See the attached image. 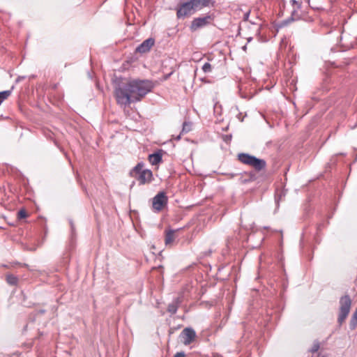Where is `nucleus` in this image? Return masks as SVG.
Returning <instances> with one entry per match:
<instances>
[{
    "mask_svg": "<svg viewBox=\"0 0 357 357\" xmlns=\"http://www.w3.org/2000/svg\"><path fill=\"white\" fill-rule=\"evenodd\" d=\"M152 88V83L148 80L130 82L115 89L117 103L126 106L132 102L139 101L151 91Z\"/></svg>",
    "mask_w": 357,
    "mask_h": 357,
    "instance_id": "1",
    "label": "nucleus"
},
{
    "mask_svg": "<svg viewBox=\"0 0 357 357\" xmlns=\"http://www.w3.org/2000/svg\"><path fill=\"white\" fill-rule=\"evenodd\" d=\"M339 312L337 317V323L341 326L346 320L349 314L351 307V299L349 295H345L340 298Z\"/></svg>",
    "mask_w": 357,
    "mask_h": 357,
    "instance_id": "2",
    "label": "nucleus"
},
{
    "mask_svg": "<svg viewBox=\"0 0 357 357\" xmlns=\"http://www.w3.org/2000/svg\"><path fill=\"white\" fill-rule=\"evenodd\" d=\"M238 158L242 163L252 167L257 171L263 169L266 167V161L259 159L248 153H239Z\"/></svg>",
    "mask_w": 357,
    "mask_h": 357,
    "instance_id": "3",
    "label": "nucleus"
},
{
    "mask_svg": "<svg viewBox=\"0 0 357 357\" xmlns=\"http://www.w3.org/2000/svg\"><path fill=\"white\" fill-rule=\"evenodd\" d=\"M195 12V10L190 0L181 3L176 8V16L178 18H184L192 15Z\"/></svg>",
    "mask_w": 357,
    "mask_h": 357,
    "instance_id": "4",
    "label": "nucleus"
},
{
    "mask_svg": "<svg viewBox=\"0 0 357 357\" xmlns=\"http://www.w3.org/2000/svg\"><path fill=\"white\" fill-rule=\"evenodd\" d=\"M167 203V197L164 192H160L153 199V208L157 211H160Z\"/></svg>",
    "mask_w": 357,
    "mask_h": 357,
    "instance_id": "5",
    "label": "nucleus"
},
{
    "mask_svg": "<svg viewBox=\"0 0 357 357\" xmlns=\"http://www.w3.org/2000/svg\"><path fill=\"white\" fill-rule=\"evenodd\" d=\"M180 337L181 342L185 345H188L195 340L196 337V333L191 328H185V329L183 330L182 333H181Z\"/></svg>",
    "mask_w": 357,
    "mask_h": 357,
    "instance_id": "6",
    "label": "nucleus"
},
{
    "mask_svg": "<svg viewBox=\"0 0 357 357\" xmlns=\"http://www.w3.org/2000/svg\"><path fill=\"white\" fill-rule=\"evenodd\" d=\"M211 20L210 16H205L203 17H197L193 20L191 24V29L197 30L201 27L209 24Z\"/></svg>",
    "mask_w": 357,
    "mask_h": 357,
    "instance_id": "7",
    "label": "nucleus"
},
{
    "mask_svg": "<svg viewBox=\"0 0 357 357\" xmlns=\"http://www.w3.org/2000/svg\"><path fill=\"white\" fill-rule=\"evenodd\" d=\"M154 39L151 38H148L137 47L136 51L139 53H146L151 50L154 45Z\"/></svg>",
    "mask_w": 357,
    "mask_h": 357,
    "instance_id": "8",
    "label": "nucleus"
},
{
    "mask_svg": "<svg viewBox=\"0 0 357 357\" xmlns=\"http://www.w3.org/2000/svg\"><path fill=\"white\" fill-rule=\"evenodd\" d=\"M152 176L153 174L151 170L144 169L143 172H140L139 175H138L136 178L139 181L140 184L143 185L151 182Z\"/></svg>",
    "mask_w": 357,
    "mask_h": 357,
    "instance_id": "9",
    "label": "nucleus"
},
{
    "mask_svg": "<svg viewBox=\"0 0 357 357\" xmlns=\"http://www.w3.org/2000/svg\"><path fill=\"white\" fill-rule=\"evenodd\" d=\"M190 1L195 11L201 10L204 7L208 6L212 3V0H190Z\"/></svg>",
    "mask_w": 357,
    "mask_h": 357,
    "instance_id": "10",
    "label": "nucleus"
},
{
    "mask_svg": "<svg viewBox=\"0 0 357 357\" xmlns=\"http://www.w3.org/2000/svg\"><path fill=\"white\" fill-rule=\"evenodd\" d=\"M149 160L153 165H157L162 161V154L160 152L154 153L149 156Z\"/></svg>",
    "mask_w": 357,
    "mask_h": 357,
    "instance_id": "11",
    "label": "nucleus"
},
{
    "mask_svg": "<svg viewBox=\"0 0 357 357\" xmlns=\"http://www.w3.org/2000/svg\"><path fill=\"white\" fill-rule=\"evenodd\" d=\"M181 300L179 298H176L175 300H174L172 301V303H171L169 305H168V307H167V310L169 312L172 313V314H175L177 311V309L178 307V305L181 303Z\"/></svg>",
    "mask_w": 357,
    "mask_h": 357,
    "instance_id": "12",
    "label": "nucleus"
},
{
    "mask_svg": "<svg viewBox=\"0 0 357 357\" xmlns=\"http://www.w3.org/2000/svg\"><path fill=\"white\" fill-rule=\"evenodd\" d=\"M175 232H176L175 230H169L166 232L165 244L167 245L171 244L174 241V240L175 238V237H174Z\"/></svg>",
    "mask_w": 357,
    "mask_h": 357,
    "instance_id": "13",
    "label": "nucleus"
},
{
    "mask_svg": "<svg viewBox=\"0 0 357 357\" xmlns=\"http://www.w3.org/2000/svg\"><path fill=\"white\" fill-rule=\"evenodd\" d=\"M142 168H143V165H142L140 163L137 165L135 167V168L132 169V171L131 172V174L132 175V176H135L136 178L138 175H139L140 172H143L144 170Z\"/></svg>",
    "mask_w": 357,
    "mask_h": 357,
    "instance_id": "14",
    "label": "nucleus"
},
{
    "mask_svg": "<svg viewBox=\"0 0 357 357\" xmlns=\"http://www.w3.org/2000/svg\"><path fill=\"white\" fill-rule=\"evenodd\" d=\"M11 94V90H6L0 92V104L7 99Z\"/></svg>",
    "mask_w": 357,
    "mask_h": 357,
    "instance_id": "15",
    "label": "nucleus"
},
{
    "mask_svg": "<svg viewBox=\"0 0 357 357\" xmlns=\"http://www.w3.org/2000/svg\"><path fill=\"white\" fill-rule=\"evenodd\" d=\"M357 326V316L353 314L350 323H349V327L351 330H354Z\"/></svg>",
    "mask_w": 357,
    "mask_h": 357,
    "instance_id": "16",
    "label": "nucleus"
},
{
    "mask_svg": "<svg viewBox=\"0 0 357 357\" xmlns=\"http://www.w3.org/2000/svg\"><path fill=\"white\" fill-rule=\"evenodd\" d=\"M357 326V316L353 314L350 323H349V327L351 330H354Z\"/></svg>",
    "mask_w": 357,
    "mask_h": 357,
    "instance_id": "17",
    "label": "nucleus"
},
{
    "mask_svg": "<svg viewBox=\"0 0 357 357\" xmlns=\"http://www.w3.org/2000/svg\"><path fill=\"white\" fill-rule=\"evenodd\" d=\"M6 280H7L8 283L11 284V285H15L17 282V278L13 276V275H8L7 278H6Z\"/></svg>",
    "mask_w": 357,
    "mask_h": 357,
    "instance_id": "18",
    "label": "nucleus"
},
{
    "mask_svg": "<svg viewBox=\"0 0 357 357\" xmlns=\"http://www.w3.org/2000/svg\"><path fill=\"white\" fill-rule=\"evenodd\" d=\"M204 73H210L211 71V65L209 63H205L202 66Z\"/></svg>",
    "mask_w": 357,
    "mask_h": 357,
    "instance_id": "19",
    "label": "nucleus"
},
{
    "mask_svg": "<svg viewBox=\"0 0 357 357\" xmlns=\"http://www.w3.org/2000/svg\"><path fill=\"white\" fill-rule=\"evenodd\" d=\"M320 346H319V342H315L314 344H313V346L311 349V352L312 353H314L316 351H317L319 349Z\"/></svg>",
    "mask_w": 357,
    "mask_h": 357,
    "instance_id": "20",
    "label": "nucleus"
},
{
    "mask_svg": "<svg viewBox=\"0 0 357 357\" xmlns=\"http://www.w3.org/2000/svg\"><path fill=\"white\" fill-rule=\"evenodd\" d=\"M190 130V123L184 122L183 124V132H188Z\"/></svg>",
    "mask_w": 357,
    "mask_h": 357,
    "instance_id": "21",
    "label": "nucleus"
},
{
    "mask_svg": "<svg viewBox=\"0 0 357 357\" xmlns=\"http://www.w3.org/2000/svg\"><path fill=\"white\" fill-rule=\"evenodd\" d=\"M27 216V213L26 212L25 210H20L19 212H18V218H24Z\"/></svg>",
    "mask_w": 357,
    "mask_h": 357,
    "instance_id": "22",
    "label": "nucleus"
},
{
    "mask_svg": "<svg viewBox=\"0 0 357 357\" xmlns=\"http://www.w3.org/2000/svg\"><path fill=\"white\" fill-rule=\"evenodd\" d=\"M174 357H185V354L183 351L177 352Z\"/></svg>",
    "mask_w": 357,
    "mask_h": 357,
    "instance_id": "23",
    "label": "nucleus"
},
{
    "mask_svg": "<svg viewBox=\"0 0 357 357\" xmlns=\"http://www.w3.org/2000/svg\"><path fill=\"white\" fill-rule=\"evenodd\" d=\"M291 2L292 3V5H297L298 8H299L298 3L296 0H291Z\"/></svg>",
    "mask_w": 357,
    "mask_h": 357,
    "instance_id": "24",
    "label": "nucleus"
},
{
    "mask_svg": "<svg viewBox=\"0 0 357 357\" xmlns=\"http://www.w3.org/2000/svg\"><path fill=\"white\" fill-rule=\"evenodd\" d=\"M354 314V315H356V316H357V307H356V309L355 310V312H354V314Z\"/></svg>",
    "mask_w": 357,
    "mask_h": 357,
    "instance_id": "25",
    "label": "nucleus"
},
{
    "mask_svg": "<svg viewBox=\"0 0 357 357\" xmlns=\"http://www.w3.org/2000/svg\"><path fill=\"white\" fill-rule=\"evenodd\" d=\"M317 357H326V356H324V355L319 354Z\"/></svg>",
    "mask_w": 357,
    "mask_h": 357,
    "instance_id": "26",
    "label": "nucleus"
},
{
    "mask_svg": "<svg viewBox=\"0 0 357 357\" xmlns=\"http://www.w3.org/2000/svg\"><path fill=\"white\" fill-rule=\"evenodd\" d=\"M248 15H249L248 13H246V14H245V19H247V18H248Z\"/></svg>",
    "mask_w": 357,
    "mask_h": 357,
    "instance_id": "27",
    "label": "nucleus"
},
{
    "mask_svg": "<svg viewBox=\"0 0 357 357\" xmlns=\"http://www.w3.org/2000/svg\"><path fill=\"white\" fill-rule=\"evenodd\" d=\"M176 139L177 140H179V139H180V135H178Z\"/></svg>",
    "mask_w": 357,
    "mask_h": 357,
    "instance_id": "28",
    "label": "nucleus"
}]
</instances>
